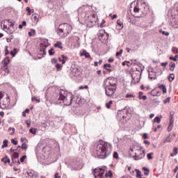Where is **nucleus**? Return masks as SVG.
<instances>
[{
    "label": "nucleus",
    "instance_id": "f3484780",
    "mask_svg": "<svg viewBox=\"0 0 178 178\" xmlns=\"http://www.w3.org/2000/svg\"><path fill=\"white\" fill-rule=\"evenodd\" d=\"M159 88H160V90H162L163 94H165L168 91V90L166 89V86L163 84L159 85Z\"/></svg>",
    "mask_w": 178,
    "mask_h": 178
},
{
    "label": "nucleus",
    "instance_id": "2eb2a0df",
    "mask_svg": "<svg viewBox=\"0 0 178 178\" xmlns=\"http://www.w3.org/2000/svg\"><path fill=\"white\" fill-rule=\"evenodd\" d=\"M72 74H74L75 77H79V76H80V70L77 67L73 68Z\"/></svg>",
    "mask_w": 178,
    "mask_h": 178
},
{
    "label": "nucleus",
    "instance_id": "69168bd1",
    "mask_svg": "<svg viewBox=\"0 0 178 178\" xmlns=\"http://www.w3.org/2000/svg\"><path fill=\"white\" fill-rule=\"evenodd\" d=\"M117 17H118V15L114 14V15H113V17H112V19H113H113H116Z\"/></svg>",
    "mask_w": 178,
    "mask_h": 178
},
{
    "label": "nucleus",
    "instance_id": "cd10ccee",
    "mask_svg": "<svg viewBox=\"0 0 178 178\" xmlns=\"http://www.w3.org/2000/svg\"><path fill=\"white\" fill-rule=\"evenodd\" d=\"M154 155L153 152H150L149 154H147V159L151 160V159H154V156H152Z\"/></svg>",
    "mask_w": 178,
    "mask_h": 178
},
{
    "label": "nucleus",
    "instance_id": "5fc2aeb1",
    "mask_svg": "<svg viewBox=\"0 0 178 178\" xmlns=\"http://www.w3.org/2000/svg\"><path fill=\"white\" fill-rule=\"evenodd\" d=\"M61 59H62L63 60H67V57L65 56V55H62V56H61Z\"/></svg>",
    "mask_w": 178,
    "mask_h": 178
},
{
    "label": "nucleus",
    "instance_id": "49530a36",
    "mask_svg": "<svg viewBox=\"0 0 178 178\" xmlns=\"http://www.w3.org/2000/svg\"><path fill=\"white\" fill-rule=\"evenodd\" d=\"M123 54V49H120V51L116 53V56H120V55Z\"/></svg>",
    "mask_w": 178,
    "mask_h": 178
},
{
    "label": "nucleus",
    "instance_id": "4468645a",
    "mask_svg": "<svg viewBox=\"0 0 178 178\" xmlns=\"http://www.w3.org/2000/svg\"><path fill=\"white\" fill-rule=\"evenodd\" d=\"M152 97H161V92L156 89H154L151 91Z\"/></svg>",
    "mask_w": 178,
    "mask_h": 178
},
{
    "label": "nucleus",
    "instance_id": "a878e982",
    "mask_svg": "<svg viewBox=\"0 0 178 178\" xmlns=\"http://www.w3.org/2000/svg\"><path fill=\"white\" fill-rule=\"evenodd\" d=\"M168 80L172 82L173 81V80H175V74H170L169 76H168Z\"/></svg>",
    "mask_w": 178,
    "mask_h": 178
},
{
    "label": "nucleus",
    "instance_id": "f704fd0d",
    "mask_svg": "<svg viewBox=\"0 0 178 178\" xmlns=\"http://www.w3.org/2000/svg\"><path fill=\"white\" fill-rule=\"evenodd\" d=\"M49 55H50V56L55 55V51H54V48H51V49L49 50Z\"/></svg>",
    "mask_w": 178,
    "mask_h": 178
},
{
    "label": "nucleus",
    "instance_id": "c85d7f7f",
    "mask_svg": "<svg viewBox=\"0 0 178 178\" xmlns=\"http://www.w3.org/2000/svg\"><path fill=\"white\" fill-rule=\"evenodd\" d=\"M8 147V140H4L3 141V145H1V148H6Z\"/></svg>",
    "mask_w": 178,
    "mask_h": 178
},
{
    "label": "nucleus",
    "instance_id": "aec40b11",
    "mask_svg": "<svg viewBox=\"0 0 178 178\" xmlns=\"http://www.w3.org/2000/svg\"><path fill=\"white\" fill-rule=\"evenodd\" d=\"M144 92H139V99H143V101H145L147 99V96L143 95Z\"/></svg>",
    "mask_w": 178,
    "mask_h": 178
},
{
    "label": "nucleus",
    "instance_id": "f8f14e48",
    "mask_svg": "<svg viewBox=\"0 0 178 178\" xmlns=\"http://www.w3.org/2000/svg\"><path fill=\"white\" fill-rule=\"evenodd\" d=\"M13 163H16V165H20V161H19V154L17 152L14 153L12 156Z\"/></svg>",
    "mask_w": 178,
    "mask_h": 178
},
{
    "label": "nucleus",
    "instance_id": "3c124183",
    "mask_svg": "<svg viewBox=\"0 0 178 178\" xmlns=\"http://www.w3.org/2000/svg\"><path fill=\"white\" fill-rule=\"evenodd\" d=\"M51 62L53 63V65H55V63L58 62V60L56 58H51Z\"/></svg>",
    "mask_w": 178,
    "mask_h": 178
},
{
    "label": "nucleus",
    "instance_id": "c9c22d12",
    "mask_svg": "<svg viewBox=\"0 0 178 178\" xmlns=\"http://www.w3.org/2000/svg\"><path fill=\"white\" fill-rule=\"evenodd\" d=\"M177 58H178V55L176 54L175 57L170 56V59L171 60H174L175 62H177Z\"/></svg>",
    "mask_w": 178,
    "mask_h": 178
},
{
    "label": "nucleus",
    "instance_id": "20e7f679",
    "mask_svg": "<svg viewBox=\"0 0 178 178\" xmlns=\"http://www.w3.org/2000/svg\"><path fill=\"white\" fill-rule=\"evenodd\" d=\"M10 105V99L9 96L3 91H0V108L1 109H9Z\"/></svg>",
    "mask_w": 178,
    "mask_h": 178
},
{
    "label": "nucleus",
    "instance_id": "338daca9",
    "mask_svg": "<svg viewBox=\"0 0 178 178\" xmlns=\"http://www.w3.org/2000/svg\"><path fill=\"white\" fill-rule=\"evenodd\" d=\"M9 131H10V130H12L13 133H15V128H12V127H10L8 129Z\"/></svg>",
    "mask_w": 178,
    "mask_h": 178
},
{
    "label": "nucleus",
    "instance_id": "7c9ffc66",
    "mask_svg": "<svg viewBox=\"0 0 178 178\" xmlns=\"http://www.w3.org/2000/svg\"><path fill=\"white\" fill-rule=\"evenodd\" d=\"M104 176H105V177H112V176H113V175L112 174L111 170H108V173H106Z\"/></svg>",
    "mask_w": 178,
    "mask_h": 178
},
{
    "label": "nucleus",
    "instance_id": "774afa93",
    "mask_svg": "<svg viewBox=\"0 0 178 178\" xmlns=\"http://www.w3.org/2000/svg\"><path fill=\"white\" fill-rule=\"evenodd\" d=\"M108 62L109 63H112V62H113V58H109V59L108 60Z\"/></svg>",
    "mask_w": 178,
    "mask_h": 178
},
{
    "label": "nucleus",
    "instance_id": "4c0bfd02",
    "mask_svg": "<svg viewBox=\"0 0 178 178\" xmlns=\"http://www.w3.org/2000/svg\"><path fill=\"white\" fill-rule=\"evenodd\" d=\"M172 52L173 54H178V49L177 47H172Z\"/></svg>",
    "mask_w": 178,
    "mask_h": 178
},
{
    "label": "nucleus",
    "instance_id": "a211bd4d",
    "mask_svg": "<svg viewBox=\"0 0 178 178\" xmlns=\"http://www.w3.org/2000/svg\"><path fill=\"white\" fill-rule=\"evenodd\" d=\"M1 162H3V163H10V159H9L8 156H6L4 158L1 159Z\"/></svg>",
    "mask_w": 178,
    "mask_h": 178
},
{
    "label": "nucleus",
    "instance_id": "a18cd8bd",
    "mask_svg": "<svg viewBox=\"0 0 178 178\" xmlns=\"http://www.w3.org/2000/svg\"><path fill=\"white\" fill-rule=\"evenodd\" d=\"M113 158H115V159H119V154H118V152H114Z\"/></svg>",
    "mask_w": 178,
    "mask_h": 178
},
{
    "label": "nucleus",
    "instance_id": "37998d69",
    "mask_svg": "<svg viewBox=\"0 0 178 178\" xmlns=\"http://www.w3.org/2000/svg\"><path fill=\"white\" fill-rule=\"evenodd\" d=\"M56 67L58 71L60 70V67H62V65L57 63L56 64Z\"/></svg>",
    "mask_w": 178,
    "mask_h": 178
},
{
    "label": "nucleus",
    "instance_id": "72a5a7b5",
    "mask_svg": "<svg viewBox=\"0 0 178 178\" xmlns=\"http://www.w3.org/2000/svg\"><path fill=\"white\" fill-rule=\"evenodd\" d=\"M136 171V177L138 178H141V171H140V170H135Z\"/></svg>",
    "mask_w": 178,
    "mask_h": 178
},
{
    "label": "nucleus",
    "instance_id": "79ce46f5",
    "mask_svg": "<svg viewBox=\"0 0 178 178\" xmlns=\"http://www.w3.org/2000/svg\"><path fill=\"white\" fill-rule=\"evenodd\" d=\"M33 20H35V22H38V15L35 14L33 15Z\"/></svg>",
    "mask_w": 178,
    "mask_h": 178
},
{
    "label": "nucleus",
    "instance_id": "4d7b16f0",
    "mask_svg": "<svg viewBox=\"0 0 178 178\" xmlns=\"http://www.w3.org/2000/svg\"><path fill=\"white\" fill-rule=\"evenodd\" d=\"M168 63L165 62V63H161V66H163V67H166V66H168Z\"/></svg>",
    "mask_w": 178,
    "mask_h": 178
},
{
    "label": "nucleus",
    "instance_id": "603ef678",
    "mask_svg": "<svg viewBox=\"0 0 178 178\" xmlns=\"http://www.w3.org/2000/svg\"><path fill=\"white\" fill-rule=\"evenodd\" d=\"M11 143L14 145H17V141H16L15 139H11Z\"/></svg>",
    "mask_w": 178,
    "mask_h": 178
},
{
    "label": "nucleus",
    "instance_id": "6e6d98bb",
    "mask_svg": "<svg viewBox=\"0 0 178 178\" xmlns=\"http://www.w3.org/2000/svg\"><path fill=\"white\" fill-rule=\"evenodd\" d=\"M5 55H9V50H8V46H6Z\"/></svg>",
    "mask_w": 178,
    "mask_h": 178
},
{
    "label": "nucleus",
    "instance_id": "a19ab883",
    "mask_svg": "<svg viewBox=\"0 0 178 178\" xmlns=\"http://www.w3.org/2000/svg\"><path fill=\"white\" fill-rule=\"evenodd\" d=\"M108 67H112V65L106 63L104 65V69H108Z\"/></svg>",
    "mask_w": 178,
    "mask_h": 178
},
{
    "label": "nucleus",
    "instance_id": "ddd939ff",
    "mask_svg": "<svg viewBox=\"0 0 178 178\" xmlns=\"http://www.w3.org/2000/svg\"><path fill=\"white\" fill-rule=\"evenodd\" d=\"M89 17L90 19L88 20V23H97V20L98 19V17L97 16V15L93 14Z\"/></svg>",
    "mask_w": 178,
    "mask_h": 178
},
{
    "label": "nucleus",
    "instance_id": "ea45409f",
    "mask_svg": "<svg viewBox=\"0 0 178 178\" xmlns=\"http://www.w3.org/2000/svg\"><path fill=\"white\" fill-rule=\"evenodd\" d=\"M117 24H118V26H120V27H123V22H122V21H120V19H118V20L117 21Z\"/></svg>",
    "mask_w": 178,
    "mask_h": 178
},
{
    "label": "nucleus",
    "instance_id": "864d4df0",
    "mask_svg": "<svg viewBox=\"0 0 178 178\" xmlns=\"http://www.w3.org/2000/svg\"><path fill=\"white\" fill-rule=\"evenodd\" d=\"M170 67H176V63H175L174 62H171L170 63Z\"/></svg>",
    "mask_w": 178,
    "mask_h": 178
},
{
    "label": "nucleus",
    "instance_id": "052dcab7",
    "mask_svg": "<svg viewBox=\"0 0 178 178\" xmlns=\"http://www.w3.org/2000/svg\"><path fill=\"white\" fill-rule=\"evenodd\" d=\"M143 138H144L145 140H147V138H148V135H147V134H143Z\"/></svg>",
    "mask_w": 178,
    "mask_h": 178
},
{
    "label": "nucleus",
    "instance_id": "393cba45",
    "mask_svg": "<svg viewBox=\"0 0 178 178\" xmlns=\"http://www.w3.org/2000/svg\"><path fill=\"white\" fill-rule=\"evenodd\" d=\"M26 9V12H28L27 13L28 16H30L31 13L34 12V10L30 9V7H27Z\"/></svg>",
    "mask_w": 178,
    "mask_h": 178
},
{
    "label": "nucleus",
    "instance_id": "0e129e2a",
    "mask_svg": "<svg viewBox=\"0 0 178 178\" xmlns=\"http://www.w3.org/2000/svg\"><path fill=\"white\" fill-rule=\"evenodd\" d=\"M143 169L144 172H147L148 170H149V169H148L147 167H143Z\"/></svg>",
    "mask_w": 178,
    "mask_h": 178
},
{
    "label": "nucleus",
    "instance_id": "4be33fe9",
    "mask_svg": "<svg viewBox=\"0 0 178 178\" xmlns=\"http://www.w3.org/2000/svg\"><path fill=\"white\" fill-rule=\"evenodd\" d=\"M161 119H162V115H160L159 117L156 116L154 120V122L159 124L161 123Z\"/></svg>",
    "mask_w": 178,
    "mask_h": 178
},
{
    "label": "nucleus",
    "instance_id": "58836bf2",
    "mask_svg": "<svg viewBox=\"0 0 178 178\" xmlns=\"http://www.w3.org/2000/svg\"><path fill=\"white\" fill-rule=\"evenodd\" d=\"M159 31H160V33H162L163 35H167V36L169 35V32H166V31H162V30H160Z\"/></svg>",
    "mask_w": 178,
    "mask_h": 178
},
{
    "label": "nucleus",
    "instance_id": "412c9836",
    "mask_svg": "<svg viewBox=\"0 0 178 178\" xmlns=\"http://www.w3.org/2000/svg\"><path fill=\"white\" fill-rule=\"evenodd\" d=\"M173 138H172V135L168 136L164 140V144L166 143H172Z\"/></svg>",
    "mask_w": 178,
    "mask_h": 178
},
{
    "label": "nucleus",
    "instance_id": "09e8293b",
    "mask_svg": "<svg viewBox=\"0 0 178 178\" xmlns=\"http://www.w3.org/2000/svg\"><path fill=\"white\" fill-rule=\"evenodd\" d=\"M58 60H59V62H61L63 63V65H65L66 63V60H63V58L60 57L58 58Z\"/></svg>",
    "mask_w": 178,
    "mask_h": 178
},
{
    "label": "nucleus",
    "instance_id": "6ab92c4d",
    "mask_svg": "<svg viewBox=\"0 0 178 178\" xmlns=\"http://www.w3.org/2000/svg\"><path fill=\"white\" fill-rule=\"evenodd\" d=\"M55 48H59L60 49H63V46H62L61 42H57L56 44H54Z\"/></svg>",
    "mask_w": 178,
    "mask_h": 178
},
{
    "label": "nucleus",
    "instance_id": "9b49d317",
    "mask_svg": "<svg viewBox=\"0 0 178 178\" xmlns=\"http://www.w3.org/2000/svg\"><path fill=\"white\" fill-rule=\"evenodd\" d=\"M98 38L99 40V41H102V42H104V41H105V40H108V38H109V35L108 34V33H102L100 32L99 33V36Z\"/></svg>",
    "mask_w": 178,
    "mask_h": 178
},
{
    "label": "nucleus",
    "instance_id": "6e6552de",
    "mask_svg": "<svg viewBox=\"0 0 178 178\" xmlns=\"http://www.w3.org/2000/svg\"><path fill=\"white\" fill-rule=\"evenodd\" d=\"M105 89V92L107 97H112L116 91L117 86H109L107 85H103Z\"/></svg>",
    "mask_w": 178,
    "mask_h": 178
},
{
    "label": "nucleus",
    "instance_id": "bb28decb",
    "mask_svg": "<svg viewBox=\"0 0 178 178\" xmlns=\"http://www.w3.org/2000/svg\"><path fill=\"white\" fill-rule=\"evenodd\" d=\"M29 133H31V134H37V129H35V128L30 129Z\"/></svg>",
    "mask_w": 178,
    "mask_h": 178
},
{
    "label": "nucleus",
    "instance_id": "dca6fc26",
    "mask_svg": "<svg viewBox=\"0 0 178 178\" xmlns=\"http://www.w3.org/2000/svg\"><path fill=\"white\" fill-rule=\"evenodd\" d=\"M81 56H85V58H89L91 59V56H90V53L87 52V51L84 50L81 54Z\"/></svg>",
    "mask_w": 178,
    "mask_h": 178
},
{
    "label": "nucleus",
    "instance_id": "7ed1b4c3",
    "mask_svg": "<svg viewBox=\"0 0 178 178\" xmlns=\"http://www.w3.org/2000/svg\"><path fill=\"white\" fill-rule=\"evenodd\" d=\"M1 27L8 34H13L16 31L15 22L12 21V19H5L3 22H1Z\"/></svg>",
    "mask_w": 178,
    "mask_h": 178
},
{
    "label": "nucleus",
    "instance_id": "e2e57ef3",
    "mask_svg": "<svg viewBox=\"0 0 178 178\" xmlns=\"http://www.w3.org/2000/svg\"><path fill=\"white\" fill-rule=\"evenodd\" d=\"M144 144H146V145H149L150 143L148 140H144Z\"/></svg>",
    "mask_w": 178,
    "mask_h": 178
},
{
    "label": "nucleus",
    "instance_id": "0eeeda50",
    "mask_svg": "<svg viewBox=\"0 0 178 178\" xmlns=\"http://www.w3.org/2000/svg\"><path fill=\"white\" fill-rule=\"evenodd\" d=\"M92 173L95 178H105V170L104 168H95Z\"/></svg>",
    "mask_w": 178,
    "mask_h": 178
},
{
    "label": "nucleus",
    "instance_id": "2f4dec72",
    "mask_svg": "<svg viewBox=\"0 0 178 178\" xmlns=\"http://www.w3.org/2000/svg\"><path fill=\"white\" fill-rule=\"evenodd\" d=\"M134 12L135 13H140V8H138V6H136L134 7Z\"/></svg>",
    "mask_w": 178,
    "mask_h": 178
},
{
    "label": "nucleus",
    "instance_id": "1a4fd4ad",
    "mask_svg": "<svg viewBox=\"0 0 178 178\" xmlns=\"http://www.w3.org/2000/svg\"><path fill=\"white\" fill-rule=\"evenodd\" d=\"M118 83V80H116L114 77H108L104 81L103 86H108L111 87H116V83Z\"/></svg>",
    "mask_w": 178,
    "mask_h": 178
},
{
    "label": "nucleus",
    "instance_id": "680f3d73",
    "mask_svg": "<svg viewBox=\"0 0 178 178\" xmlns=\"http://www.w3.org/2000/svg\"><path fill=\"white\" fill-rule=\"evenodd\" d=\"M144 175L145 176H148V175H149V170L145 171Z\"/></svg>",
    "mask_w": 178,
    "mask_h": 178
},
{
    "label": "nucleus",
    "instance_id": "8fccbe9b",
    "mask_svg": "<svg viewBox=\"0 0 178 178\" xmlns=\"http://www.w3.org/2000/svg\"><path fill=\"white\" fill-rule=\"evenodd\" d=\"M168 102H170V97H168L166 99L163 100V104H168Z\"/></svg>",
    "mask_w": 178,
    "mask_h": 178
},
{
    "label": "nucleus",
    "instance_id": "b1692460",
    "mask_svg": "<svg viewBox=\"0 0 178 178\" xmlns=\"http://www.w3.org/2000/svg\"><path fill=\"white\" fill-rule=\"evenodd\" d=\"M172 129H173V122L170 121L169 126L168 127V131H172Z\"/></svg>",
    "mask_w": 178,
    "mask_h": 178
},
{
    "label": "nucleus",
    "instance_id": "39448f33",
    "mask_svg": "<svg viewBox=\"0 0 178 178\" xmlns=\"http://www.w3.org/2000/svg\"><path fill=\"white\" fill-rule=\"evenodd\" d=\"M72 28L70 24L65 23L59 25L57 33L61 37H67L69 33L72 31Z\"/></svg>",
    "mask_w": 178,
    "mask_h": 178
},
{
    "label": "nucleus",
    "instance_id": "c03bdc74",
    "mask_svg": "<svg viewBox=\"0 0 178 178\" xmlns=\"http://www.w3.org/2000/svg\"><path fill=\"white\" fill-rule=\"evenodd\" d=\"M32 101H36L38 103L41 102V100L40 99H37L35 97H32Z\"/></svg>",
    "mask_w": 178,
    "mask_h": 178
},
{
    "label": "nucleus",
    "instance_id": "f257e3e1",
    "mask_svg": "<svg viewBox=\"0 0 178 178\" xmlns=\"http://www.w3.org/2000/svg\"><path fill=\"white\" fill-rule=\"evenodd\" d=\"M51 99L53 101H56V99H60V101H63L64 105L69 106L72 104V101H73V97L72 94H66V92L57 88L54 93L51 95Z\"/></svg>",
    "mask_w": 178,
    "mask_h": 178
},
{
    "label": "nucleus",
    "instance_id": "13d9d810",
    "mask_svg": "<svg viewBox=\"0 0 178 178\" xmlns=\"http://www.w3.org/2000/svg\"><path fill=\"white\" fill-rule=\"evenodd\" d=\"M173 153L175 154V155H177V147L174 148Z\"/></svg>",
    "mask_w": 178,
    "mask_h": 178
},
{
    "label": "nucleus",
    "instance_id": "de8ad7c7",
    "mask_svg": "<svg viewBox=\"0 0 178 178\" xmlns=\"http://www.w3.org/2000/svg\"><path fill=\"white\" fill-rule=\"evenodd\" d=\"M125 98H134V95L131 94H127Z\"/></svg>",
    "mask_w": 178,
    "mask_h": 178
},
{
    "label": "nucleus",
    "instance_id": "f03ea898",
    "mask_svg": "<svg viewBox=\"0 0 178 178\" xmlns=\"http://www.w3.org/2000/svg\"><path fill=\"white\" fill-rule=\"evenodd\" d=\"M111 145L104 140H99L96 147V154L100 159H105L111 155Z\"/></svg>",
    "mask_w": 178,
    "mask_h": 178
},
{
    "label": "nucleus",
    "instance_id": "5701e85b",
    "mask_svg": "<svg viewBox=\"0 0 178 178\" xmlns=\"http://www.w3.org/2000/svg\"><path fill=\"white\" fill-rule=\"evenodd\" d=\"M28 35L29 37H33V35H35V30L31 29V31L28 33Z\"/></svg>",
    "mask_w": 178,
    "mask_h": 178
},
{
    "label": "nucleus",
    "instance_id": "bf43d9fd",
    "mask_svg": "<svg viewBox=\"0 0 178 178\" xmlns=\"http://www.w3.org/2000/svg\"><path fill=\"white\" fill-rule=\"evenodd\" d=\"M10 54L13 56V58H15V56H16V54L13 51H10Z\"/></svg>",
    "mask_w": 178,
    "mask_h": 178
},
{
    "label": "nucleus",
    "instance_id": "423d86ee",
    "mask_svg": "<svg viewBox=\"0 0 178 178\" xmlns=\"http://www.w3.org/2000/svg\"><path fill=\"white\" fill-rule=\"evenodd\" d=\"M13 66L10 64V59L8 57H6L2 61L1 70L5 72L4 74H9L12 72Z\"/></svg>",
    "mask_w": 178,
    "mask_h": 178
},
{
    "label": "nucleus",
    "instance_id": "9d476101",
    "mask_svg": "<svg viewBox=\"0 0 178 178\" xmlns=\"http://www.w3.org/2000/svg\"><path fill=\"white\" fill-rule=\"evenodd\" d=\"M145 156V150L138 149L135 153V156H134L135 161H138V159H143Z\"/></svg>",
    "mask_w": 178,
    "mask_h": 178
},
{
    "label": "nucleus",
    "instance_id": "473e14b6",
    "mask_svg": "<svg viewBox=\"0 0 178 178\" xmlns=\"http://www.w3.org/2000/svg\"><path fill=\"white\" fill-rule=\"evenodd\" d=\"M113 103V102L112 100L109 101L108 103H106V107L107 108V109H109L111 108V106Z\"/></svg>",
    "mask_w": 178,
    "mask_h": 178
},
{
    "label": "nucleus",
    "instance_id": "c756f323",
    "mask_svg": "<svg viewBox=\"0 0 178 178\" xmlns=\"http://www.w3.org/2000/svg\"><path fill=\"white\" fill-rule=\"evenodd\" d=\"M28 176H29V177H38V175H37L36 174H33V172H27Z\"/></svg>",
    "mask_w": 178,
    "mask_h": 178
},
{
    "label": "nucleus",
    "instance_id": "e433bc0d",
    "mask_svg": "<svg viewBox=\"0 0 178 178\" xmlns=\"http://www.w3.org/2000/svg\"><path fill=\"white\" fill-rule=\"evenodd\" d=\"M23 149H27V145H26V143H27V140L23 139Z\"/></svg>",
    "mask_w": 178,
    "mask_h": 178
}]
</instances>
